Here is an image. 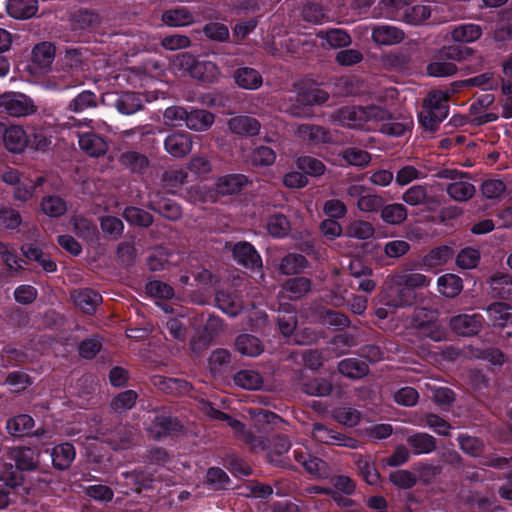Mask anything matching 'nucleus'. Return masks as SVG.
Instances as JSON below:
<instances>
[{
  "mask_svg": "<svg viewBox=\"0 0 512 512\" xmlns=\"http://www.w3.org/2000/svg\"><path fill=\"white\" fill-rule=\"evenodd\" d=\"M431 279L419 272L402 270L387 276L381 301L393 307L409 306L414 302V289L429 286Z\"/></svg>",
  "mask_w": 512,
  "mask_h": 512,
  "instance_id": "nucleus-1",
  "label": "nucleus"
},
{
  "mask_svg": "<svg viewBox=\"0 0 512 512\" xmlns=\"http://www.w3.org/2000/svg\"><path fill=\"white\" fill-rule=\"evenodd\" d=\"M389 118V112L378 106L344 107L333 115V121L341 126L366 130H375L376 123Z\"/></svg>",
  "mask_w": 512,
  "mask_h": 512,
  "instance_id": "nucleus-2",
  "label": "nucleus"
},
{
  "mask_svg": "<svg viewBox=\"0 0 512 512\" xmlns=\"http://www.w3.org/2000/svg\"><path fill=\"white\" fill-rule=\"evenodd\" d=\"M203 411L211 419L226 422L227 425L234 431L235 435L247 443L253 450L266 449V444L263 437L256 436L250 431H246L244 425L240 421L233 419L228 414L215 409L210 403H205L203 405Z\"/></svg>",
  "mask_w": 512,
  "mask_h": 512,
  "instance_id": "nucleus-3",
  "label": "nucleus"
},
{
  "mask_svg": "<svg viewBox=\"0 0 512 512\" xmlns=\"http://www.w3.org/2000/svg\"><path fill=\"white\" fill-rule=\"evenodd\" d=\"M177 62L181 67H185L193 78L201 81L213 82L220 76L217 65L209 60H195L191 55L183 53L176 56L174 63Z\"/></svg>",
  "mask_w": 512,
  "mask_h": 512,
  "instance_id": "nucleus-4",
  "label": "nucleus"
},
{
  "mask_svg": "<svg viewBox=\"0 0 512 512\" xmlns=\"http://www.w3.org/2000/svg\"><path fill=\"white\" fill-rule=\"evenodd\" d=\"M0 108L13 117H25L37 111L34 101L20 92L2 94L0 96Z\"/></svg>",
  "mask_w": 512,
  "mask_h": 512,
  "instance_id": "nucleus-5",
  "label": "nucleus"
},
{
  "mask_svg": "<svg viewBox=\"0 0 512 512\" xmlns=\"http://www.w3.org/2000/svg\"><path fill=\"white\" fill-rule=\"evenodd\" d=\"M442 177L450 179L447 185V194L455 201L464 202L469 200L475 194V187L469 178L455 170H445Z\"/></svg>",
  "mask_w": 512,
  "mask_h": 512,
  "instance_id": "nucleus-6",
  "label": "nucleus"
},
{
  "mask_svg": "<svg viewBox=\"0 0 512 512\" xmlns=\"http://www.w3.org/2000/svg\"><path fill=\"white\" fill-rule=\"evenodd\" d=\"M149 419H151V423L149 424L147 431L154 439H160L180 429V425L176 419L164 412H153V414L149 416Z\"/></svg>",
  "mask_w": 512,
  "mask_h": 512,
  "instance_id": "nucleus-7",
  "label": "nucleus"
},
{
  "mask_svg": "<svg viewBox=\"0 0 512 512\" xmlns=\"http://www.w3.org/2000/svg\"><path fill=\"white\" fill-rule=\"evenodd\" d=\"M312 435L314 439L328 445L356 448L357 441L345 435L325 427L320 423L313 425Z\"/></svg>",
  "mask_w": 512,
  "mask_h": 512,
  "instance_id": "nucleus-8",
  "label": "nucleus"
},
{
  "mask_svg": "<svg viewBox=\"0 0 512 512\" xmlns=\"http://www.w3.org/2000/svg\"><path fill=\"white\" fill-rule=\"evenodd\" d=\"M450 326L458 335H476L482 328V316L480 314H460L450 319Z\"/></svg>",
  "mask_w": 512,
  "mask_h": 512,
  "instance_id": "nucleus-9",
  "label": "nucleus"
},
{
  "mask_svg": "<svg viewBox=\"0 0 512 512\" xmlns=\"http://www.w3.org/2000/svg\"><path fill=\"white\" fill-rule=\"evenodd\" d=\"M5 147L12 153H21L28 147L30 135L22 126L11 125L7 127L3 134Z\"/></svg>",
  "mask_w": 512,
  "mask_h": 512,
  "instance_id": "nucleus-10",
  "label": "nucleus"
},
{
  "mask_svg": "<svg viewBox=\"0 0 512 512\" xmlns=\"http://www.w3.org/2000/svg\"><path fill=\"white\" fill-rule=\"evenodd\" d=\"M164 147L171 156L181 158L190 153L192 138L187 133H172L166 137Z\"/></svg>",
  "mask_w": 512,
  "mask_h": 512,
  "instance_id": "nucleus-11",
  "label": "nucleus"
},
{
  "mask_svg": "<svg viewBox=\"0 0 512 512\" xmlns=\"http://www.w3.org/2000/svg\"><path fill=\"white\" fill-rule=\"evenodd\" d=\"M233 257L241 265L256 269L262 267V260L255 248L248 242H240L233 247Z\"/></svg>",
  "mask_w": 512,
  "mask_h": 512,
  "instance_id": "nucleus-12",
  "label": "nucleus"
},
{
  "mask_svg": "<svg viewBox=\"0 0 512 512\" xmlns=\"http://www.w3.org/2000/svg\"><path fill=\"white\" fill-rule=\"evenodd\" d=\"M78 144L80 149L91 157L104 155L108 150L105 139L93 132L79 134Z\"/></svg>",
  "mask_w": 512,
  "mask_h": 512,
  "instance_id": "nucleus-13",
  "label": "nucleus"
},
{
  "mask_svg": "<svg viewBox=\"0 0 512 512\" xmlns=\"http://www.w3.org/2000/svg\"><path fill=\"white\" fill-rule=\"evenodd\" d=\"M344 291L340 289L331 291L326 295L325 301L335 307H341L349 304L350 310L357 315L363 314L367 309L368 300L364 296H353L351 302H348L344 296Z\"/></svg>",
  "mask_w": 512,
  "mask_h": 512,
  "instance_id": "nucleus-14",
  "label": "nucleus"
},
{
  "mask_svg": "<svg viewBox=\"0 0 512 512\" xmlns=\"http://www.w3.org/2000/svg\"><path fill=\"white\" fill-rule=\"evenodd\" d=\"M404 32L392 25H377L372 28V40L378 45L391 46L404 39Z\"/></svg>",
  "mask_w": 512,
  "mask_h": 512,
  "instance_id": "nucleus-15",
  "label": "nucleus"
},
{
  "mask_svg": "<svg viewBox=\"0 0 512 512\" xmlns=\"http://www.w3.org/2000/svg\"><path fill=\"white\" fill-rule=\"evenodd\" d=\"M295 135L302 141L310 145L327 143L331 140L329 132L317 125L301 124L297 126Z\"/></svg>",
  "mask_w": 512,
  "mask_h": 512,
  "instance_id": "nucleus-16",
  "label": "nucleus"
},
{
  "mask_svg": "<svg viewBox=\"0 0 512 512\" xmlns=\"http://www.w3.org/2000/svg\"><path fill=\"white\" fill-rule=\"evenodd\" d=\"M489 293L495 298L512 297V276L506 272H496L487 281Z\"/></svg>",
  "mask_w": 512,
  "mask_h": 512,
  "instance_id": "nucleus-17",
  "label": "nucleus"
},
{
  "mask_svg": "<svg viewBox=\"0 0 512 512\" xmlns=\"http://www.w3.org/2000/svg\"><path fill=\"white\" fill-rule=\"evenodd\" d=\"M297 462L302 464L308 473L315 477L325 478L329 475L327 464L316 457H312L304 451L295 449L293 451Z\"/></svg>",
  "mask_w": 512,
  "mask_h": 512,
  "instance_id": "nucleus-18",
  "label": "nucleus"
},
{
  "mask_svg": "<svg viewBox=\"0 0 512 512\" xmlns=\"http://www.w3.org/2000/svg\"><path fill=\"white\" fill-rule=\"evenodd\" d=\"M449 91L435 90L429 93L423 106L432 113H436V118L445 119L448 116Z\"/></svg>",
  "mask_w": 512,
  "mask_h": 512,
  "instance_id": "nucleus-19",
  "label": "nucleus"
},
{
  "mask_svg": "<svg viewBox=\"0 0 512 512\" xmlns=\"http://www.w3.org/2000/svg\"><path fill=\"white\" fill-rule=\"evenodd\" d=\"M453 252L448 246L435 248L425 254L418 262V266L426 271L443 266L452 257Z\"/></svg>",
  "mask_w": 512,
  "mask_h": 512,
  "instance_id": "nucleus-20",
  "label": "nucleus"
},
{
  "mask_svg": "<svg viewBox=\"0 0 512 512\" xmlns=\"http://www.w3.org/2000/svg\"><path fill=\"white\" fill-rule=\"evenodd\" d=\"M10 457L18 470L30 471L37 468L39 454L31 448L15 447L10 450Z\"/></svg>",
  "mask_w": 512,
  "mask_h": 512,
  "instance_id": "nucleus-21",
  "label": "nucleus"
},
{
  "mask_svg": "<svg viewBox=\"0 0 512 512\" xmlns=\"http://www.w3.org/2000/svg\"><path fill=\"white\" fill-rule=\"evenodd\" d=\"M74 304L86 313H92L101 303L102 297L91 289L75 290L71 294Z\"/></svg>",
  "mask_w": 512,
  "mask_h": 512,
  "instance_id": "nucleus-22",
  "label": "nucleus"
},
{
  "mask_svg": "<svg viewBox=\"0 0 512 512\" xmlns=\"http://www.w3.org/2000/svg\"><path fill=\"white\" fill-rule=\"evenodd\" d=\"M76 456L75 448L70 443H62L51 451V459L54 468L65 470L70 467Z\"/></svg>",
  "mask_w": 512,
  "mask_h": 512,
  "instance_id": "nucleus-23",
  "label": "nucleus"
},
{
  "mask_svg": "<svg viewBox=\"0 0 512 512\" xmlns=\"http://www.w3.org/2000/svg\"><path fill=\"white\" fill-rule=\"evenodd\" d=\"M228 127L231 132L239 135H256L260 131V123L249 116H236L229 120Z\"/></svg>",
  "mask_w": 512,
  "mask_h": 512,
  "instance_id": "nucleus-24",
  "label": "nucleus"
},
{
  "mask_svg": "<svg viewBox=\"0 0 512 512\" xmlns=\"http://www.w3.org/2000/svg\"><path fill=\"white\" fill-rule=\"evenodd\" d=\"M34 419L27 414H20L10 418L6 423L7 432L15 437L30 435L33 431Z\"/></svg>",
  "mask_w": 512,
  "mask_h": 512,
  "instance_id": "nucleus-25",
  "label": "nucleus"
},
{
  "mask_svg": "<svg viewBox=\"0 0 512 512\" xmlns=\"http://www.w3.org/2000/svg\"><path fill=\"white\" fill-rule=\"evenodd\" d=\"M236 84L246 90H256L263 82L262 76L257 70L250 67H243L236 70L234 74Z\"/></svg>",
  "mask_w": 512,
  "mask_h": 512,
  "instance_id": "nucleus-26",
  "label": "nucleus"
},
{
  "mask_svg": "<svg viewBox=\"0 0 512 512\" xmlns=\"http://www.w3.org/2000/svg\"><path fill=\"white\" fill-rule=\"evenodd\" d=\"M194 19V14L184 6L167 10L162 15V21L171 27L190 25L194 22Z\"/></svg>",
  "mask_w": 512,
  "mask_h": 512,
  "instance_id": "nucleus-27",
  "label": "nucleus"
},
{
  "mask_svg": "<svg viewBox=\"0 0 512 512\" xmlns=\"http://www.w3.org/2000/svg\"><path fill=\"white\" fill-rule=\"evenodd\" d=\"M38 9L37 0H8L7 11L16 19H27L35 15Z\"/></svg>",
  "mask_w": 512,
  "mask_h": 512,
  "instance_id": "nucleus-28",
  "label": "nucleus"
},
{
  "mask_svg": "<svg viewBox=\"0 0 512 512\" xmlns=\"http://www.w3.org/2000/svg\"><path fill=\"white\" fill-rule=\"evenodd\" d=\"M248 179L243 174L226 175L219 178L216 184V192L221 195H229L239 192L246 184Z\"/></svg>",
  "mask_w": 512,
  "mask_h": 512,
  "instance_id": "nucleus-29",
  "label": "nucleus"
},
{
  "mask_svg": "<svg viewBox=\"0 0 512 512\" xmlns=\"http://www.w3.org/2000/svg\"><path fill=\"white\" fill-rule=\"evenodd\" d=\"M214 115L203 109L188 111L186 127L194 131H206L214 123Z\"/></svg>",
  "mask_w": 512,
  "mask_h": 512,
  "instance_id": "nucleus-30",
  "label": "nucleus"
},
{
  "mask_svg": "<svg viewBox=\"0 0 512 512\" xmlns=\"http://www.w3.org/2000/svg\"><path fill=\"white\" fill-rule=\"evenodd\" d=\"M510 310L511 306L503 302L493 303L486 309L488 318L495 327H505L512 321V313Z\"/></svg>",
  "mask_w": 512,
  "mask_h": 512,
  "instance_id": "nucleus-31",
  "label": "nucleus"
},
{
  "mask_svg": "<svg viewBox=\"0 0 512 512\" xmlns=\"http://www.w3.org/2000/svg\"><path fill=\"white\" fill-rule=\"evenodd\" d=\"M149 206L151 209L170 220H177L182 214L180 206L173 200L167 198H152L149 201Z\"/></svg>",
  "mask_w": 512,
  "mask_h": 512,
  "instance_id": "nucleus-32",
  "label": "nucleus"
},
{
  "mask_svg": "<svg viewBox=\"0 0 512 512\" xmlns=\"http://www.w3.org/2000/svg\"><path fill=\"white\" fill-rule=\"evenodd\" d=\"M235 346L240 354L248 357H257L264 350L261 341L250 334L239 335L236 339Z\"/></svg>",
  "mask_w": 512,
  "mask_h": 512,
  "instance_id": "nucleus-33",
  "label": "nucleus"
},
{
  "mask_svg": "<svg viewBox=\"0 0 512 512\" xmlns=\"http://www.w3.org/2000/svg\"><path fill=\"white\" fill-rule=\"evenodd\" d=\"M450 34L456 42L472 43L480 38L482 29L477 24L467 23L455 26Z\"/></svg>",
  "mask_w": 512,
  "mask_h": 512,
  "instance_id": "nucleus-34",
  "label": "nucleus"
},
{
  "mask_svg": "<svg viewBox=\"0 0 512 512\" xmlns=\"http://www.w3.org/2000/svg\"><path fill=\"white\" fill-rule=\"evenodd\" d=\"M493 102V97L489 94L483 95L481 98L470 106V120L476 125H482L488 122H493L497 119L494 113H479V108L489 106Z\"/></svg>",
  "mask_w": 512,
  "mask_h": 512,
  "instance_id": "nucleus-35",
  "label": "nucleus"
},
{
  "mask_svg": "<svg viewBox=\"0 0 512 512\" xmlns=\"http://www.w3.org/2000/svg\"><path fill=\"white\" fill-rule=\"evenodd\" d=\"M438 291L445 297L454 298L463 289L462 279L455 274H444L437 280Z\"/></svg>",
  "mask_w": 512,
  "mask_h": 512,
  "instance_id": "nucleus-36",
  "label": "nucleus"
},
{
  "mask_svg": "<svg viewBox=\"0 0 512 512\" xmlns=\"http://www.w3.org/2000/svg\"><path fill=\"white\" fill-rule=\"evenodd\" d=\"M115 107L120 113L131 115L142 109L143 101L140 95L127 92L118 97L115 102Z\"/></svg>",
  "mask_w": 512,
  "mask_h": 512,
  "instance_id": "nucleus-37",
  "label": "nucleus"
},
{
  "mask_svg": "<svg viewBox=\"0 0 512 512\" xmlns=\"http://www.w3.org/2000/svg\"><path fill=\"white\" fill-rule=\"evenodd\" d=\"M338 369L344 376L354 379L362 378L368 373L367 364L356 358H348L340 361Z\"/></svg>",
  "mask_w": 512,
  "mask_h": 512,
  "instance_id": "nucleus-38",
  "label": "nucleus"
},
{
  "mask_svg": "<svg viewBox=\"0 0 512 512\" xmlns=\"http://www.w3.org/2000/svg\"><path fill=\"white\" fill-rule=\"evenodd\" d=\"M54 56V47L50 43L43 42L33 49L32 62L41 70H45L52 64Z\"/></svg>",
  "mask_w": 512,
  "mask_h": 512,
  "instance_id": "nucleus-39",
  "label": "nucleus"
},
{
  "mask_svg": "<svg viewBox=\"0 0 512 512\" xmlns=\"http://www.w3.org/2000/svg\"><path fill=\"white\" fill-rule=\"evenodd\" d=\"M407 442L415 454H427L436 447L435 438L427 433H414L409 435Z\"/></svg>",
  "mask_w": 512,
  "mask_h": 512,
  "instance_id": "nucleus-40",
  "label": "nucleus"
},
{
  "mask_svg": "<svg viewBox=\"0 0 512 512\" xmlns=\"http://www.w3.org/2000/svg\"><path fill=\"white\" fill-rule=\"evenodd\" d=\"M317 36L321 38L331 48L346 47L351 43L350 35L342 29H330L328 31H320Z\"/></svg>",
  "mask_w": 512,
  "mask_h": 512,
  "instance_id": "nucleus-41",
  "label": "nucleus"
},
{
  "mask_svg": "<svg viewBox=\"0 0 512 512\" xmlns=\"http://www.w3.org/2000/svg\"><path fill=\"white\" fill-rule=\"evenodd\" d=\"M407 209L403 204L392 203L381 208V219L390 225H400L407 219Z\"/></svg>",
  "mask_w": 512,
  "mask_h": 512,
  "instance_id": "nucleus-42",
  "label": "nucleus"
},
{
  "mask_svg": "<svg viewBox=\"0 0 512 512\" xmlns=\"http://www.w3.org/2000/svg\"><path fill=\"white\" fill-rule=\"evenodd\" d=\"M311 289V282L305 277H295L286 281L282 291L290 299H298L306 295Z\"/></svg>",
  "mask_w": 512,
  "mask_h": 512,
  "instance_id": "nucleus-43",
  "label": "nucleus"
},
{
  "mask_svg": "<svg viewBox=\"0 0 512 512\" xmlns=\"http://www.w3.org/2000/svg\"><path fill=\"white\" fill-rule=\"evenodd\" d=\"M96 106V94L90 90H83L69 102L68 110L74 113H81L89 108H94Z\"/></svg>",
  "mask_w": 512,
  "mask_h": 512,
  "instance_id": "nucleus-44",
  "label": "nucleus"
},
{
  "mask_svg": "<svg viewBox=\"0 0 512 512\" xmlns=\"http://www.w3.org/2000/svg\"><path fill=\"white\" fill-rule=\"evenodd\" d=\"M233 380L235 385L247 390L259 389L263 383L261 375L254 370H241L234 375Z\"/></svg>",
  "mask_w": 512,
  "mask_h": 512,
  "instance_id": "nucleus-45",
  "label": "nucleus"
},
{
  "mask_svg": "<svg viewBox=\"0 0 512 512\" xmlns=\"http://www.w3.org/2000/svg\"><path fill=\"white\" fill-rule=\"evenodd\" d=\"M267 457L275 465H284L282 456L290 449V442L285 437H277L269 441Z\"/></svg>",
  "mask_w": 512,
  "mask_h": 512,
  "instance_id": "nucleus-46",
  "label": "nucleus"
},
{
  "mask_svg": "<svg viewBox=\"0 0 512 512\" xmlns=\"http://www.w3.org/2000/svg\"><path fill=\"white\" fill-rule=\"evenodd\" d=\"M44 182L43 177H37L35 181L25 176L21 183H19L14 189V198L16 200L26 202L33 197L34 190L36 187L42 185Z\"/></svg>",
  "mask_w": 512,
  "mask_h": 512,
  "instance_id": "nucleus-47",
  "label": "nucleus"
},
{
  "mask_svg": "<svg viewBox=\"0 0 512 512\" xmlns=\"http://www.w3.org/2000/svg\"><path fill=\"white\" fill-rule=\"evenodd\" d=\"M266 228L271 236L283 238L290 231V223L283 214H274L268 218Z\"/></svg>",
  "mask_w": 512,
  "mask_h": 512,
  "instance_id": "nucleus-48",
  "label": "nucleus"
},
{
  "mask_svg": "<svg viewBox=\"0 0 512 512\" xmlns=\"http://www.w3.org/2000/svg\"><path fill=\"white\" fill-rule=\"evenodd\" d=\"M431 11L425 5L407 6L399 20L404 21L411 25L422 24L430 17Z\"/></svg>",
  "mask_w": 512,
  "mask_h": 512,
  "instance_id": "nucleus-49",
  "label": "nucleus"
},
{
  "mask_svg": "<svg viewBox=\"0 0 512 512\" xmlns=\"http://www.w3.org/2000/svg\"><path fill=\"white\" fill-rule=\"evenodd\" d=\"M375 229L373 225L364 220H353L351 221L347 228L346 234L351 238H356L359 240H366L371 238L374 235Z\"/></svg>",
  "mask_w": 512,
  "mask_h": 512,
  "instance_id": "nucleus-50",
  "label": "nucleus"
},
{
  "mask_svg": "<svg viewBox=\"0 0 512 512\" xmlns=\"http://www.w3.org/2000/svg\"><path fill=\"white\" fill-rule=\"evenodd\" d=\"M42 212L49 217H59L67 210L66 202L59 196H46L41 201Z\"/></svg>",
  "mask_w": 512,
  "mask_h": 512,
  "instance_id": "nucleus-51",
  "label": "nucleus"
},
{
  "mask_svg": "<svg viewBox=\"0 0 512 512\" xmlns=\"http://www.w3.org/2000/svg\"><path fill=\"white\" fill-rule=\"evenodd\" d=\"M296 166L299 170L313 177L321 176L326 171L324 163L321 160L311 156L299 157L296 160Z\"/></svg>",
  "mask_w": 512,
  "mask_h": 512,
  "instance_id": "nucleus-52",
  "label": "nucleus"
},
{
  "mask_svg": "<svg viewBox=\"0 0 512 512\" xmlns=\"http://www.w3.org/2000/svg\"><path fill=\"white\" fill-rule=\"evenodd\" d=\"M343 160L352 166L366 167L371 161V155L362 149L349 147L341 153Z\"/></svg>",
  "mask_w": 512,
  "mask_h": 512,
  "instance_id": "nucleus-53",
  "label": "nucleus"
},
{
  "mask_svg": "<svg viewBox=\"0 0 512 512\" xmlns=\"http://www.w3.org/2000/svg\"><path fill=\"white\" fill-rule=\"evenodd\" d=\"M216 302L219 309L229 316H236L242 309L240 300L224 291L217 293Z\"/></svg>",
  "mask_w": 512,
  "mask_h": 512,
  "instance_id": "nucleus-54",
  "label": "nucleus"
},
{
  "mask_svg": "<svg viewBox=\"0 0 512 512\" xmlns=\"http://www.w3.org/2000/svg\"><path fill=\"white\" fill-rule=\"evenodd\" d=\"M307 261L304 256L296 253H290L286 255L279 266L280 271L283 274H295L305 268Z\"/></svg>",
  "mask_w": 512,
  "mask_h": 512,
  "instance_id": "nucleus-55",
  "label": "nucleus"
},
{
  "mask_svg": "<svg viewBox=\"0 0 512 512\" xmlns=\"http://www.w3.org/2000/svg\"><path fill=\"white\" fill-rule=\"evenodd\" d=\"M302 390L311 396H326L332 390L331 383L322 378H313L303 383Z\"/></svg>",
  "mask_w": 512,
  "mask_h": 512,
  "instance_id": "nucleus-56",
  "label": "nucleus"
},
{
  "mask_svg": "<svg viewBox=\"0 0 512 512\" xmlns=\"http://www.w3.org/2000/svg\"><path fill=\"white\" fill-rule=\"evenodd\" d=\"M427 197L425 185H413L402 194L401 199L410 206H419L426 202Z\"/></svg>",
  "mask_w": 512,
  "mask_h": 512,
  "instance_id": "nucleus-57",
  "label": "nucleus"
},
{
  "mask_svg": "<svg viewBox=\"0 0 512 512\" xmlns=\"http://www.w3.org/2000/svg\"><path fill=\"white\" fill-rule=\"evenodd\" d=\"M119 161L132 172H141L148 165L146 156L135 151L121 154Z\"/></svg>",
  "mask_w": 512,
  "mask_h": 512,
  "instance_id": "nucleus-58",
  "label": "nucleus"
},
{
  "mask_svg": "<svg viewBox=\"0 0 512 512\" xmlns=\"http://www.w3.org/2000/svg\"><path fill=\"white\" fill-rule=\"evenodd\" d=\"M458 85L467 87L476 86L483 90H492L497 87L498 83L493 73L486 72L475 77L463 80L459 82Z\"/></svg>",
  "mask_w": 512,
  "mask_h": 512,
  "instance_id": "nucleus-59",
  "label": "nucleus"
},
{
  "mask_svg": "<svg viewBox=\"0 0 512 512\" xmlns=\"http://www.w3.org/2000/svg\"><path fill=\"white\" fill-rule=\"evenodd\" d=\"M124 218L131 224L140 226H149L153 222V218L147 211L137 207H128L123 212Z\"/></svg>",
  "mask_w": 512,
  "mask_h": 512,
  "instance_id": "nucleus-60",
  "label": "nucleus"
},
{
  "mask_svg": "<svg viewBox=\"0 0 512 512\" xmlns=\"http://www.w3.org/2000/svg\"><path fill=\"white\" fill-rule=\"evenodd\" d=\"M188 110L180 106H171L164 111V120L167 125L180 127L186 125Z\"/></svg>",
  "mask_w": 512,
  "mask_h": 512,
  "instance_id": "nucleus-61",
  "label": "nucleus"
},
{
  "mask_svg": "<svg viewBox=\"0 0 512 512\" xmlns=\"http://www.w3.org/2000/svg\"><path fill=\"white\" fill-rule=\"evenodd\" d=\"M146 293L154 298L171 299L174 296L173 288L159 280H152L146 284Z\"/></svg>",
  "mask_w": 512,
  "mask_h": 512,
  "instance_id": "nucleus-62",
  "label": "nucleus"
},
{
  "mask_svg": "<svg viewBox=\"0 0 512 512\" xmlns=\"http://www.w3.org/2000/svg\"><path fill=\"white\" fill-rule=\"evenodd\" d=\"M420 334L435 342L443 341L447 338L445 328L437 321H430L427 324H420Z\"/></svg>",
  "mask_w": 512,
  "mask_h": 512,
  "instance_id": "nucleus-63",
  "label": "nucleus"
},
{
  "mask_svg": "<svg viewBox=\"0 0 512 512\" xmlns=\"http://www.w3.org/2000/svg\"><path fill=\"white\" fill-rule=\"evenodd\" d=\"M204 35L213 41L224 42L229 39L228 27L220 22H209L203 28Z\"/></svg>",
  "mask_w": 512,
  "mask_h": 512,
  "instance_id": "nucleus-64",
  "label": "nucleus"
}]
</instances>
